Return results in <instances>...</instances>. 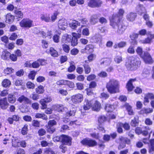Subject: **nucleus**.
Listing matches in <instances>:
<instances>
[{
    "label": "nucleus",
    "instance_id": "39448f33",
    "mask_svg": "<svg viewBox=\"0 0 154 154\" xmlns=\"http://www.w3.org/2000/svg\"><path fill=\"white\" fill-rule=\"evenodd\" d=\"M81 143L84 145H87L90 147L95 146L97 144V143L95 140L87 138L84 139Z\"/></svg>",
    "mask_w": 154,
    "mask_h": 154
},
{
    "label": "nucleus",
    "instance_id": "f03ea898",
    "mask_svg": "<svg viewBox=\"0 0 154 154\" xmlns=\"http://www.w3.org/2000/svg\"><path fill=\"white\" fill-rule=\"evenodd\" d=\"M119 82L114 79H110L107 83L106 88L110 94H114L119 92Z\"/></svg>",
    "mask_w": 154,
    "mask_h": 154
},
{
    "label": "nucleus",
    "instance_id": "c85d7f7f",
    "mask_svg": "<svg viewBox=\"0 0 154 154\" xmlns=\"http://www.w3.org/2000/svg\"><path fill=\"white\" fill-rule=\"evenodd\" d=\"M53 108L58 112H62L64 109V107L62 105H56L53 106Z\"/></svg>",
    "mask_w": 154,
    "mask_h": 154
},
{
    "label": "nucleus",
    "instance_id": "0eeeda50",
    "mask_svg": "<svg viewBox=\"0 0 154 154\" xmlns=\"http://www.w3.org/2000/svg\"><path fill=\"white\" fill-rule=\"evenodd\" d=\"M83 100L82 94H77L72 97L71 100L72 102L75 104L81 102Z\"/></svg>",
    "mask_w": 154,
    "mask_h": 154
},
{
    "label": "nucleus",
    "instance_id": "864d4df0",
    "mask_svg": "<svg viewBox=\"0 0 154 154\" xmlns=\"http://www.w3.org/2000/svg\"><path fill=\"white\" fill-rule=\"evenodd\" d=\"M36 74V72L34 71H31L30 72L28 75L29 78L32 80L34 79L35 76Z\"/></svg>",
    "mask_w": 154,
    "mask_h": 154
},
{
    "label": "nucleus",
    "instance_id": "de8ad7c7",
    "mask_svg": "<svg viewBox=\"0 0 154 154\" xmlns=\"http://www.w3.org/2000/svg\"><path fill=\"white\" fill-rule=\"evenodd\" d=\"M78 20L79 21L80 23H81L83 24H87L88 22V20L85 18H81L78 19Z\"/></svg>",
    "mask_w": 154,
    "mask_h": 154
},
{
    "label": "nucleus",
    "instance_id": "f257e3e1",
    "mask_svg": "<svg viewBox=\"0 0 154 154\" xmlns=\"http://www.w3.org/2000/svg\"><path fill=\"white\" fill-rule=\"evenodd\" d=\"M118 20L114 21L111 20L110 21V25L114 29L115 32L119 35H122L126 29V26L121 22L120 21H118L119 18H117Z\"/></svg>",
    "mask_w": 154,
    "mask_h": 154
},
{
    "label": "nucleus",
    "instance_id": "8fccbe9b",
    "mask_svg": "<svg viewBox=\"0 0 154 154\" xmlns=\"http://www.w3.org/2000/svg\"><path fill=\"white\" fill-rule=\"evenodd\" d=\"M136 52L141 57L143 54L142 48L141 47H137L136 50Z\"/></svg>",
    "mask_w": 154,
    "mask_h": 154
},
{
    "label": "nucleus",
    "instance_id": "bf43d9fd",
    "mask_svg": "<svg viewBox=\"0 0 154 154\" xmlns=\"http://www.w3.org/2000/svg\"><path fill=\"white\" fill-rule=\"evenodd\" d=\"M27 125H24L21 131L22 134L23 135L26 134L27 133Z\"/></svg>",
    "mask_w": 154,
    "mask_h": 154
},
{
    "label": "nucleus",
    "instance_id": "5fc2aeb1",
    "mask_svg": "<svg viewBox=\"0 0 154 154\" xmlns=\"http://www.w3.org/2000/svg\"><path fill=\"white\" fill-rule=\"evenodd\" d=\"M14 71V69H13L11 68H8L7 67L6 69H5L4 70V72L5 74H10Z\"/></svg>",
    "mask_w": 154,
    "mask_h": 154
},
{
    "label": "nucleus",
    "instance_id": "bb28decb",
    "mask_svg": "<svg viewBox=\"0 0 154 154\" xmlns=\"http://www.w3.org/2000/svg\"><path fill=\"white\" fill-rule=\"evenodd\" d=\"M10 53L7 50H5L2 53L1 58L4 60H6L8 59L10 55Z\"/></svg>",
    "mask_w": 154,
    "mask_h": 154
},
{
    "label": "nucleus",
    "instance_id": "473e14b6",
    "mask_svg": "<svg viewBox=\"0 0 154 154\" xmlns=\"http://www.w3.org/2000/svg\"><path fill=\"white\" fill-rule=\"evenodd\" d=\"M11 84L10 81L8 79H5L2 83V86L5 87H9Z\"/></svg>",
    "mask_w": 154,
    "mask_h": 154
},
{
    "label": "nucleus",
    "instance_id": "338daca9",
    "mask_svg": "<svg viewBox=\"0 0 154 154\" xmlns=\"http://www.w3.org/2000/svg\"><path fill=\"white\" fill-rule=\"evenodd\" d=\"M126 45V42H121L118 44V47L122 48L125 47Z\"/></svg>",
    "mask_w": 154,
    "mask_h": 154
},
{
    "label": "nucleus",
    "instance_id": "9b49d317",
    "mask_svg": "<svg viewBox=\"0 0 154 154\" xmlns=\"http://www.w3.org/2000/svg\"><path fill=\"white\" fill-rule=\"evenodd\" d=\"M51 100V98L49 96H47V97L44 99H42L40 101V103L42 105V109H45L47 108L46 103L50 102Z\"/></svg>",
    "mask_w": 154,
    "mask_h": 154
},
{
    "label": "nucleus",
    "instance_id": "4d7b16f0",
    "mask_svg": "<svg viewBox=\"0 0 154 154\" xmlns=\"http://www.w3.org/2000/svg\"><path fill=\"white\" fill-rule=\"evenodd\" d=\"M139 8H140V10L139 11V14L142 15V14L146 12L145 9L143 5H140Z\"/></svg>",
    "mask_w": 154,
    "mask_h": 154
},
{
    "label": "nucleus",
    "instance_id": "9d476101",
    "mask_svg": "<svg viewBox=\"0 0 154 154\" xmlns=\"http://www.w3.org/2000/svg\"><path fill=\"white\" fill-rule=\"evenodd\" d=\"M72 34L73 37H72L71 41V45L72 46H75L77 44V39L80 37L81 34L79 33H77L75 32L72 33Z\"/></svg>",
    "mask_w": 154,
    "mask_h": 154
},
{
    "label": "nucleus",
    "instance_id": "09e8293b",
    "mask_svg": "<svg viewBox=\"0 0 154 154\" xmlns=\"http://www.w3.org/2000/svg\"><path fill=\"white\" fill-rule=\"evenodd\" d=\"M62 48L64 51L66 53H68L69 52L70 48L69 45L64 44L62 45Z\"/></svg>",
    "mask_w": 154,
    "mask_h": 154
},
{
    "label": "nucleus",
    "instance_id": "5701e85b",
    "mask_svg": "<svg viewBox=\"0 0 154 154\" xmlns=\"http://www.w3.org/2000/svg\"><path fill=\"white\" fill-rule=\"evenodd\" d=\"M6 23H11L14 20V17L10 13L7 14L6 16Z\"/></svg>",
    "mask_w": 154,
    "mask_h": 154
},
{
    "label": "nucleus",
    "instance_id": "dca6fc26",
    "mask_svg": "<svg viewBox=\"0 0 154 154\" xmlns=\"http://www.w3.org/2000/svg\"><path fill=\"white\" fill-rule=\"evenodd\" d=\"M17 100L20 103L24 102L27 104H31V100L24 95H22L19 97Z\"/></svg>",
    "mask_w": 154,
    "mask_h": 154
},
{
    "label": "nucleus",
    "instance_id": "4468645a",
    "mask_svg": "<svg viewBox=\"0 0 154 154\" xmlns=\"http://www.w3.org/2000/svg\"><path fill=\"white\" fill-rule=\"evenodd\" d=\"M61 142L65 144L70 145L71 143V138L68 136L62 135Z\"/></svg>",
    "mask_w": 154,
    "mask_h": 154
},
{
    "label": "nucleus",
    "instance_id": "e2e57ef3",
    "mask_svg": "<svg viewBox=\"0 0 154 154\" xmlns=\"http://www.w3.org/2000/svg\"><path fill=\"white\" fill-rule=\"evenodd\" d=\"M59 36L57 35H55L53 37V39L54 42L57 43L59 42Z\"/></svg>",
    "mask_w": 154,
    "mask_h": 154
},
{
    "label": "nucleus",
    "instance_id": "052dcab7",
    "mask_svg": "<svg viewBox=\"0 0 154 154\" xmlns=\"http://www.w3.org/2000/svg\"><path fill=\"white\" fill-rule=\"evenodd\" d=\"M66 80H60L56 82V84L59 85H65Z\"/></svg>",
    "mask_w": 154,
    "mask_h": 154
},
{
    "label": "nucleus",
    "instance_id": "7c9ffc66",
    "mask_svg": "<svg viewBox=\"0 0 154 154\" xmlns=\"http://www.w3.org/2000/svg\"><path fill=\"white\" fill-rule=\"evenodd\" d=\"M8 100L9 102L14 103L15 102L16 99L14 95L10 94L8 95Z\"/></svg>",
    "mask_w": 154,
    "mask_h": 154
},
{
    "label": "nucleus",
    "instance_id": "20e7f679",
    "mask_svg": "<svg viewBox=\"0 0 154 154\" xmlns=\"http://www.w3.org/2000/svg\"><path fill=\"white\" fill-rule=\"evenodd\" d=\"M21 27L28 29L33 26V21L28 18H24L20 23Z\"/></svg>",
    "mask_w": 154,
    "mask_h": 154
},
{
    "label": "nucleus",
    "instance_id": "3c124183",
    "mask_svg": "<svg viewBox=\"0 0 154 154\" xmlns=\"http://www.w3.org/2000/svg\"><path fill=\"white\" fill-rule=\"evenodd\" d=\"M14 13L16 14V16L19 18H22L23 17V14L21 12V11L15 10L14 11Z\"/></svg>",
    "mask_w": 154,
    "mask_h": 154
},
{
    "label": "nucleus",
    "instance_id": "79ce46f5",
    "mask_svg": "<svg viewBox=\"0 0 154 154\" xmlns=\"http://www.w3.org/2000/svg\"><path fill=\"white\" fill-rule=\"evenodd\" d=\"M150 74V70L147 69H144L142 73V76L146 77L147 76Z\"/></svg>",
    "mask_w": 154,
    "mask_h": 154
},
{
    "label": "nucleus",
    "instance_id": "423d86ee",
    "mask_svg": "<svg viewBox=\"0 0 154 154\" xmlns=\"http://www.w3.org/2000/svg\"><path fill=\"white\" fill-rule=\"evenodd\" d=\"M102 3L100 0H90L88 3V5L91 8L99 7Z\"/></svg>",
    "mask_w": 154,
    "mask_h": 154
},
{
    "label": "nucleus",
    "instance_id": "c9c22d12",
    "mask_svg": "<svg viewBox=\"0 0 154 154\" xmlns=\"http://www.w3.org/2000/svg\"><path fill=\"white\" fill-rule=\"evenodd\" d=\"M51 54L53 57H57L58 56V53L53 48H51L50 49Z\"/></svg>",
    "mask_w": 154,
    "mask_h": 154
},
{
    "label": "nucleus",
    "instance_id": "1a4fd4ad",
    "mask_svg": "<svg viewBox=\"0 0 154 154\" xmlns=\"http://www.w3.org/2000/svg\"><path fill=\"white\" fill-rule=\"evenodd\" d=\"M141 57L146 63H152V57L147 52H144Z\"/></svg>",
    "mask_w": 154,
    "mask_h": 154
},
{
    "label": "nucleus",
    "instance_id": "a878e982",
    "mask_svg": "<svg viewBox=\"0 0 154 154\" xmlns=\"http://www.w3.org/2000/svg\"><path fill=\"white\" fill-rule=\"evenodd\" d=\"M136 17V14L133 13H131L127 14V19L130 21H134Z\"/></svg>",
    "mask_w": 154,
    "mask_h": 154
},
{
    "label": "nucleus",
    "instance_id": "49530a36",
    "mask_svg": "<svg viewBox=\"0 0 154 154\" xmlns=\"http://www.w3.org/2000/svg\"><path fill=\"white\" fill-rule=\"evenodd\" d=\"M70 88H72L74 87L75 84L73 82L66 80V85Z\"/></svg>",
    "mask_w": 154,
    "mask_h": 154
},
{
    "label": "nucleus",
    "instance_id": "c03bdc74",
    "mask_svg": "<svg viewBox=\"0 0 154 154\" xmlns=\"http://www.w3.org/2000/svg\"><path fill=\"white\" fill-rule=\"evenodd\" d=\"M120 140L125 144L126 143L128 144H129L130 143V140L124 137H121L119 138Z\"/></svg>",
    "mask_w": 154,
    "mask_h": 154
},
{
    "label": "nucleus",
    "instance_id": "603ef678",
    "mask_svg": "<svg viewBox=\"0 0 154 154\" xmlns=\"http://www.w3.org/2000/svg\"><path fill=\"white\" fill-rule=\"evenodd\" d=\"M48 127L51 128L54 125H55L57 124L56 121L54 120H50L48 122Z\"/></svg>",
    "mask_w": 154,
    "mask_h": 154
},
{
    "label": "nucleus",
    "instance_id": "6e6d98bb",
    "mask_svg": "<svg viewBox=\"0 0 154 154\" xmlns=\"http://www.w3.org/2000/svg\"><path fill=\"white\" fill-rule=\"evenodd\" d=\"M106 120V117L104 116H101L99 117L98 119V122L100 125Z\"/></svg>",
    "mask_w": 154,
    "mask_h": 154
},
{
    "label": "nucleus",
    "instance_id": "774afa93",
    "mask_svg": "<svg viewBox=\"0 0 154 154\" xmlns=\"http://www.w3.org/2000/svg\"><path fill=\"white\" fill-rule=\"evenodd\" d=\"M46 132L45 130L42 128L40 129L38 131L39 135L41 136L44 135L45 134Z\"/></svg>",
    "mask_w": 154,
    "mask_h": 154
},
{
    "label": "nucleus",
    "instance_id": "412c9836",
    "mask_svg": "<svg viewBox=\"0 0 154 154\" xmlns=\"http://www.w3.org/2000/svg\"><path fill=\"white\" fill-rule=\"evenodd\" d=\"M70 26L72 29H75L78 26L80 25V23L75 20H72L69 23Z\"/></svg>",
    "mask_w": 154,
    "mask_h": 154
},
{
    "label": "nucleus",
    "instance_id": "393cba45",
    "mask_svg": "<svg viewBox=\"0 0 154 154\" xmlns=\"http://www.w3.org/2000/svg\"><path fill=\"white\" fill-rule=\"evenodd\" d=\"M33 30L34 33L37 34L42 35V36H45L46 35V34L45 32L40 30L37 28H34Z\"/></svg>",
    "mask_w": 154,
    "mask_h": 154
},
{
    "label": "nucleus",
    "instance_id": "f704fd0d",
    "mask_svg": "<svg viewBox=\"0 0 154 154\" xmlns=\"http://www.w3.org/2000/svg\"><path fill=\"white\" fill-rule=\"evenodd\" d=\"M105 110L108 112H112L113 110L114 109L113 106L109 104H107L105 107Z\"/></svg>",
    "mask_w": 154,
    "mask_h": 154
},
{
    "label": "nucleus",
    "instance_id": "e433bc0d",
    "mask_svg": "<svg viewBox=\"0 0 154 154\" xmlns=\"http://www.w3.org/2000/svg\"><path fill=\"white\" fill-rule=\"evenodd\" d=\"M41 18L42 20H44L46 22H49L51 21L50 17L47 15H41Z\"/></svg>",
    "mask_w": 154,
    "mask_h": 154
},
{
    "label": "nucleus",
    "instance_id": "2eb2a0df",
    "mask_svg": "<svg viewBox=\"0 0 154 154\" xmlns=\"http://www.w3.org/2000/svg\"><path fill=\"white\" fill-rule=\"evenodd\" d=\"M8 106V103L6 97L0 100V106L2 109H6L7 108Z\"/></svg>",
    "mask_w": 154,
    "mask_h": 154
},
{
    "label": "nucleus",
    "instance_id": "f3484780",
    "mask_svg": "<svg viewBox=\"0 0 154 154\" xmlns=\"http://www.w3.org/2000/svg\"><path fill=\"white\" fill-rule=\"evenodd\" d=\"M136 79H131L130 80L127 84L126 87L128 91H131L134 88L133 85V82L136 81Z\"/></svg>",
    "mask_w": 154,
    "mask_h": 154
},
{
    "label": "nucleus",
    "instance_id": "4be33fe9",
    "mask_svg": "<svg viewBox=\"0 0 154 154\" xmlns=\"http://www.w3.org/2000/svg\"><path fill=\"white\" fill-rule=\"evenodd\" d=\"M152 131L149 128V127L148 126L146 127L145 130H142V134L143 135L146 136L149 133V138L150 137V134L152 133Z\"/></svg>",
    "mask_w": 154,
    "mask_h": 154
},
{
    "label": "nucleus",
    "instance_id": "0e129e2a",
    "mask_svg": "<svg viewBox=\"0 0 154 154\" xmlns=\"http://www.w3.org/2000/svg\"><path fill=\"white\" fill-rule=\"evenodd\" d=\"M145 95L149 99H154V95L152 93H149L146 94Z\"/></svg>",
    "mask_w": 154,
    "mask_h": 154
},
{
    "label": "nucleus",
    "instance_id": "f8f14e48",
    "mask_svg": "<svg viewBox=\"0 0 154 154\" xmlns=\"http://www.w3.org/2000/svg\"><path fill=\"white\" fill-rule=\"evenodd\" d=\"M67 26V20L65 18L60 19L58 23V27L61 29L64 30Z\"/></svg>",
    "mask_w": 154,
    "mask_h": 154
},
{
    "label": "nucleus",
    "instance_id": "c756f323",
    "mask_svg": "<svg viewBox=\"0 0 154 154\" xmlns=\"http://www.w3.org/2000/svg\"><path fill=\"white\" fill-rule=\"evenodd\" d=\"M111 62V60L109 58H106L102 59L100 62V64H104L105 65H109Z\"/></svg>",
    "mask_w": 154,
    "mask_h": 154
},
{
    "label": "nucleus",
    "instance_id": "a18cd8bd",
    "mask_svg": "<svg viewBox=\"0 0 154 154\" xmlns=\"http://www.w3.org/2000/svg\"><path fill=\"white\" fill-rule=\"evenodd\" d=\"M126 108L129 115H134V112L131 106L128 105H127L126 106Z\"/></svg>",
    "mask_w": 154,
    "mask_h": 154
},
{
    "label": "nucleus",
    "instance_id": "aec40b11",
    "mask_svg": "<svg viewBox=\"0 0 154 154\" xmlns=\"http://www.w3.org/2000/svg\"><path fill=\"white\" fill-rule=\"evenodd\" d=\"M94 46L91 44L87 45L85 48V52L87 53H92L94 51Z\"/></svg>",
    "mask_w": 154,
    "mask_h": 154
},
{
    "label": "nucleus",
    "instance_id": "4c0bfd02",
    "mask_svg": "<svg viewBox=\"0 0 154 154\" xmlns=\"http://www.w3.org/2000/svg\"><path fill=\"white\" fill-rule=\"evenodd\" d=\"M138 123V117H135L134 119L132 120L131 124L132 126L135 127L137 125Z\"/></svg>",
    "mask_w": 154,
    "mask_h": 154
},
{
    "label": "nucleus",
    "instance_id": "680f3d73",
    "mask_svg": "<svg viewBox=\"0 0 154 154\" xmlns=\"http://www.w3.org/2000/svg\"><path fill=\"white\" fill-rule=\"evenodd\" d=\"M127 52L129 54H134L135 52L134 47L132 46H130L127 50Z\"/></svg>",
    "mask_w": 154,
    "mask_h": 154
},
{
    "label": "nucleus",
    "instance_id": "6ab92c4d",
    "mask_svg": "<svg viewBox=\"0 0 154 154\" xmlns=\"http://www.w3.org/2000/svg\"><path fill=\"white\" fill-rule=\"evenodd\" d=\"M92 101H89L87 99H86L84 102L83 108L85 110H88L89 109L92 107Z\"/></svg>",
    "mask_w": 154,
    "mask_h": 154
},
{
    "label": "nucleus",
    "instance_id": "37998d69",
    "mask_svg": "<svg viewBox=\"0 0 154 154\" xmlns=\"http://www.w3.org/2000/svg\"><path fill=\"white\" fill-rule=\"evenodd\" d=\"M44 153L46 154H57L52 150L51 148H46L44 151Z\"/></svg>",
    "mask_w": 154,
    "mask_h": 154
},
{
    "label": "nucleus",
    "instance_id": "ea45409f",
    "mask_svg": "<svg viewBox=\"0 0 154 154\" xmlns=\"http://www.w3.org/2000/svg\"><path fill=\"white\" fill-rule=\"evenodd\" d=\"M83 66L85 69V73L86 74L89 73L91 72V69L89 65L87 64H84L83 65Z\"/></svg>",
    "mask_w": 154,
    "mask_h": 154
},
{
    "label": "nucleus",
    "instance_id": "cd10ccee",
    "mask_svg": "<svg viewBox=\"0 0 154 154\" xmlns=\"http://www.w3.org/2000/svg\"><path fill=\"white\" fill-rule=\"evenodd\" d=\"M13 138L11 139L12 145L13 146L16 147L20 146V142L19 140L17 137H13Z\"/></svg>",
    "mask_w": 154,
    "mask_h": 154
},
{
    "label": "nucleus",
    "instance_id": "ddd939ff",
    "mask_svg": "<svg viewBox=\"0 0 154 154\" xmlns=\"http://www.w3.org/2000/svg\"><path fill=\"white\" fill-rule=\"evenodd\" d=\"M124 13V11L122 9H120L118 14H113L112 16V19L111 20H114V21L118 20L117 18H119L118 21H120V19L122 18V16Z\"/></svg>",
    "mask_w": 154,
    "mask_h": 154
},
{
    "label": "nucleus",
    "instance_id": "13d9d810",
    "mask_svg": "<svg viewBox=\"0 0 154 154\" xmlns=\"http://www.w3.org/2000/svg\"><path fill=\"white\" fill-rule=\"evenodd\" d=\"M27 88L29 89H33L35 87L34 84L30 82H28L26 84Z\"/></svg>",
    "mask_w": 154,
    "mask_h": 154
},
{
    "label": "nucleus",
    "instance_id": "b1692460",
    "mask_svg": "<svg viewBox=\"0 0 154 154\" xmlns=\"http://www.w3.org/2000/svg\"><path fill=\"white\" fill-rule=\"evenodd\" d=\"M98 16L96 14L91 16L90 20L91 23L92 24H94L97 23L98 21Z\"/></svg>",
    "mask_w": 154,
    "mask_h": 154
},
{
    "label": "nucleus",
    "instance_id": "a19ab883",
    "mask_svg": "<svg viewBox=\"0 0 154 154\" xmlns=\"http://www.w3.org/2000/svg\"><path fill=\"white\" fill-rule=\"evenodd\" d=\"M114 61L117 63H119L122 61L121 55H117L114 58Z\"/></svg>",
    "mask_w": 154,
    "mask_h": 154
},
{
    "label": "nucleus",
    "instance_id": "7ed1b4c3",
    "mask_svg": "<svg viewBox=\"0 0 154 154\" xmlns=\"http://www.w3.org/2000/svg\"><path fill=\"white\" fill-rule=\"evenodd\" d=\"M129 62L127 65L128 69L131 70H135L140 64L139 58L136 56H133L129 57Z\"/></svg>",
    "mask_w": 154,
    "mask_h": 154
},
{
    "label": "nucleus",
    "instance_id": "58836bf2",
    "mask_svg": "<svg viewBox=\"0 0 154 154\" xmlns=\"http://www.w3.org/2000/svg\"><path fill=\"white\" fill-rule=\"evenodd\" d=\"M150 145L149 146V152L150 153L154 151V139L150 141Z\"/></svg>",
    "mask_w": 154,
    "mask_h": 154
},
{
    "label": "nucleus",
    "instance_id": "a211bd4d",
    "mask_svg": "<svg viewBox=\"0 0 154 154\" xmlns=\"http://www.w3.org/2000/svg\"><path fill=\"white\" fill-rule=\"evenodd\" d=\"M100 103L97 101H95L94 103L92 106V109L95 111H98L101 108Z\"/></svg>",
    "mask_w": 154,
    "mask_h": 154
},
{
    "label": "nucleus",
    "instance_id": "2f4dec72",
    "mask_svg": "<svg viewBox=\"0 0 154 154\" xmlns=\"http://www.w3.org/2000/svg\"><path fill=\"white\" fill-rule=\"evenodd\" d=\"M35 117L37 118H42L45 120H47L48 119L47 116L44 114L40 113H36L35 115Z\"/></svg>",
    "mask_w": 154,
    "mask_h": 154
},
{
    "label": "nucleus",
    "instance_id": "72a5a7b5",
    "mask_svg": "<svg viewBox=\"0 0 154 154\" xmlns=\"http://www.w3.org/2000/svg\"><path fill=\"white\" fill-rule=\"evenodd\" d=\"M36 92L38 94L43 93L45 91L44 87L42 85L38 86L35 89Z\"/></svg>",
    "mask_w": 154,
    "mask_h": 154
},
{
    "label": "nucleus",
    "instance_id": "69168bd1",
    "mask_svg": "<svg viewBox=\"0 0 154 154\" xmlns=\"http://www.w3.org/2000/svg\"><path fill=\"white\" fill-rule=\"evenodd\" d=\"M9 58L11 60L14 61H15L17 60V57L16 55L13 54H10Z\"/></svg>",
    "mask_w": 154,
    "mask_h": 154
},
{
    "label": "nucleus",
    "instance_id": "6e6552de",
    "mask_svg": "<svg viewBox=\"0 0 154 154\" xmlns=\"http://www.w3.org/2000/svg\"><path fill=\"white\" fill-rule=\"evenodd\" d=\"M147 35V37L144 40L140 41L141 43L143 44H149L151 42L154 38V34H152L151 32H148Z\"/></svg>",
    "mask_w": 154,
    "mask_h": 154
}]
</instances>
